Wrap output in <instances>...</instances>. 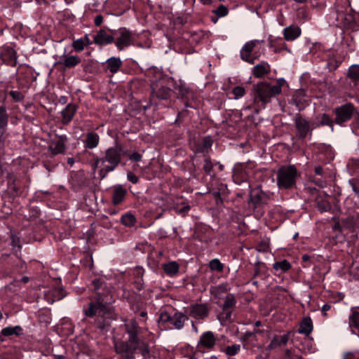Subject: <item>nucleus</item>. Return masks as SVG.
<instances>
[{"label":"nucleus","instance_id":"54","mask_svg":"<svg viewBox=\"0 0 359 359\" xmlns=\"http://www.w3.org/2000/svg\"><path fill=\"white\" fill-rule=\"evenodd\" d=\"M134 285L138 291H141L144 288V282L142 278L137 279L134 282Z\"/></svg>","mask_w":359,"mask_h":359},{"label":"nucleus","instance_id":"46","mask_svg":"<svg viewBox=\"0 0 359 359\" xmlns=\"http://www.w3.org/2000/svg\"><path fill=\"white\" fill-rule=\"evenodd\" d=\"M85 46L86 45L81 38L74 41L72 43V47L76 52H81Z\"/></svg>","mask_w":359,"mask_h":359},{"label":"nucleus","instance_id":"16","mask_svg":"<svg viewBox=\"0 0 359 359\" xmlns=\"http://www.w3.org/2000/svg\"><path fill=\"white\" fill-rule=\"evenodd\" d=\"M77 107L74 104H68L66 107L62 111V123L68 124L73 118Z\"/></svg>","mask_w":359,"mask_h":359},{"label":"nucleus","instance_id":"27","mask_svg":"<svg viewBox=\"0 0 359 359\" xmlns=\"http://www.w3.org/2000/svg\"><path fill=\"white\" fill-rule=\"evenodd\" d=\"M313 330V322L310 317H304L300 323L299 332L309 335Z\"/></svg>","mask_w":359,"mask_h":359},{"label":"nucleus","instance_id":"35","mask_svg":"<svg viewBox=\"0 0 359 359\" xmlns=\"http://www.w3.org/2000/svg\"><path fill=\"white\" fill-rule=\"evenodd\" d=\"M121 222L124 226L131 227L135 224L136 218L132 213L127 212L122 215Z\"/></svg>","mask_w":359,"mask_h":359},{"label":"nucleus","instance_id":"63","mask_svg":"<svg viewBox=\"0 0 359 359\" xmlns=\"http://www.w3.org/2000/svg\"><path fill=\"white\" fill-rule=\"evenodd\" d=\"M191 326H192V329H193V330H194L196 333H198V327L196 326V325L194 324V321H191Z\"/></svg>","mask_w":359,"mask_h":359},{"label":"nucleus","instance_id":"26","mask_svg":"<svg viewBox=\"0 0 359 359\" xmlns=\"http://www.w3.org/2000/svg\"><path fill=\"white\" fill-rule=\"evenodd\" d=\"M162 268L164 272L169 276H174L178 273L180 270V265L175 261H172L168 263L163 264Z\"/></svg>","mask_w":359,"mask_h":359},{"label":"nucleus","instance_id":"62","mask_svg":"<svg viewBox=\"0 0 359 359\" xmlns=\"http://www.w3.org/2000/svg\"><path fill=\"white\" fill-rule=\"evenodd\" d=\"M255 332H258V330H256V331H255V332H246L244 334V337H245V339H249L250 337H252V335H254V334H255Z\"/></svg>","mask_w":359,"mask_h":359},{"label":"nucleus","instance_id":"6","mask_svg":"<svg viewBox=\"0 0 359 359\" xmlns=\"http://www.w3.org/2000/svg\"><path fill=\"white\" fill-rule=\"evenodd\" d=\"M116 48L121 51L134 45L135 39L131 31L126 27L114 30V41Z\"/></svg>","mask_w":359,"mask_h":359},{"label":"nucleus","instance_id":"17","mask_svg":"<svg viewBox=\"0 0 359 359\" xmlns=\"http://www.w3.org/2000/svg\"><path fill=\"white\" fill-rule=\"evenodd\" d=\"M85 147L93 149L97 147L100 142V137L95 132H88L86 133V139L83 141Z\"/></svg>","mask_w":359,"mask_h":359},{"label":"nucleus","instance_id":"1","mask_svg":"<svg viewBox=\"0 0 359 359\" xmlns=\"http://www.w3.org/2000/svg\"><path fill=\"white\" fill-rule=\"evenodd\" d=\"M123 154L121 145L109 147L104 151V156L94 158L92 168L94 170L98 169L100 177L102 180L119 165Z\"/></svg>","mask_w":359,"mask_h":359},{"label":"nucleus","instance_id":"39","mask_svg":"<svg viewBox=\"0 0 359 359\" xmlns=\"http://www.w3.org/2000/svg\"><path fill=\"white\" fill-rule=\"evenodd\" d=\"M209 267L212 271L222 272L224 269V265L219 261V259L215 258L210 261Z\"/></svg>","mask_w":359,"mask_h":359},{"label":"nucleus","instance_id":"50","mask_svg":"<svg viewBox=\"0 0 359 359\" xmlns=\"http://www.w3.org/2000/svg\"><path fill=\"white\" fill-rule=\"evenodd\" d=\"M100 225L106 229H109L113 226V224L110 221H109L107 217H106V216H103L100 219Z\"/></svg>","mask_w":359,"mask_h":359},{"label":"nucleus","instance_id":"43","mask_svg":"<svg viewBox=\"0 0 359 359\" xmlns=\"http://www.w3.org/2000/svg\"><path fill=\"white\" fill-rule=\"evenodd\" d=\"M338 19H344V25L345 26H349L353 22L354 17L353 14L348 13V14H344V13H339L338 14Z\"/></svg>","mask_w":359,"mask_h":359},{"label":"nucleus","instance_id":"13","mask_svg":"<svg viewBox=\"0 0 359 359\" xmlns=\"http://www.w3.org/2000/svg\"><path fill=\"white\" fill-rule=\"evenodd\" d=\"M108 33L106 30L100 29L93 36V42L98 46H106L114 41V30Z\"/></svg>","mask_w":359,"mask_h":359},{"label":"nucleus","instance_id":"18","mask_svg":"<svg viewBox=\"0 0 359 359\" xmlns=\"http://www.w3.org/2000/svg\"><path fill=\"white\" fill-rule=\"evenodd\" d=\"M313 122V127H315V128L324 126H330L332 128H333V121L327 114H322L316 116Z\"/></svg>","mask_w":359,"mask_h":359},{"label":"nucleus","instance_id":"41","mask_svg":"<svg viewBox=\"0 0 359 359\" xmlns=\"http://www.w3.org/2000/svg\"><path fill=\"white\" fill-rule=\"evenodd\" d=\"M241 350V346L239 344H233L228 346L224 352L229 356L236 355Z\"/></svg>","mask_w":359,"mask_h":359},{"label":"nucleus","instance_id":"4","mask_svg":"<svg viewBox=\"0 0 359 359\" xmlns=\"http://www.w3.org/2000/svg\"><path fill=\"white\" fill-rule=\"evenodd\" d=\"M276 183L280 189H291L295 184L299 176L294 165H283L276 172Z\"/></svg>","mask_w":359,"mask_h":359},{"label":"nucleus","instance_id":"55","mask_svg":"<svg viewBox=\"0 0 359 359\" xmlns=\"http://www.w3.org/2000/svg\"><path fill=\"white\" fill-rule=\"evenodd\" d=\"M134 273H135V276L137 278V279H140V278H142L144 271L141 267H137L135 269Z\"/></svg>","mask_w":359,"mask_h":359},{"label":"nucleus","instance_id":"64","mask_svg":"<svg viewBox=\"0 0 359 359\" xmlns=\"http://www.w3.org/2000/svg\"><path fill=\"white\" fill-rule=\"evenodd\" d=\"M67 163L70 165H72L74 163V159L73 158H69L67 159Z\"/></svg>","mask_w":359,"mask_h":359},{"label":"nucleus","instance_id":"3","mask_svg":"<svg viewBox=\"0 0 359 359\" xmlns=\"http://www.w3.org/2000/svg\"><path fill=\"white\" fill-rule=\"evenodd\" d=\"M115 350L123 359H133L137 350L141 353L143 357H146L149 354V346L146 343H132L129 339L126 341L116 342Z\"/></svg>","mask_w":359,"mask_h":359},{"label":"nucleus","instance_id":"45","mask_svg":"<svg viewBox=\"0 0 359 359\" xmlns=\"http://www.w3.org/2000/svg\"><path fill=\"white\" fill-rule=\"evenodd\" d=\"M8 94L15 102H20L25 98V95L18 90H11Z\"/></svg>","mask_w":359,"mask_h":359},{"label":"nucleus","instance_id":"21","mask_svg":"<svg viewBox=\"0 0 359 359\" xmlns=\"http://www.w3.org/2000/svg\"><path fill=\"white\" fill-rule=\"evenodd\" d=\"M122 64L121 60L116 57H111L106 61L107 69L113 74L118 72Z\"/></svg>","mask_w":359,"mask_h":359},{"label":"nucleus","instance_id":"25","mask_svg":"<svg viewBox=\"0 0 359 359\" xmlns=\"http://www.w3.org/2000/svg\"><path fill=\"white\" fill-rule=\"evenodd\" d=\"M301 29L298 27L290 26L284 29V37L287 41H294L299 36Z\"/></svg>","mask_w":359,"mask_h":359},{"label":"nucleus","instance_id":"51","mask_svg":"<svg viewBox=\"0 0 359 359\" xmlns=\"http://www.w3.org/2000/svg\"><path fill=\"white\" fill-rule=\"evenodd\" d=\"M286 84V81L283 78H280L276 80V84L272 85L273 88H279L278 95L282 92V87Z\"/></svg>","mask_w":359,"mask_h":359},{"label":"nucleus","instance_id":"52","mask_svg":"<svg viewBox=\"0 0 359 359\" xmlns=\"http://www.w3.org/2000/svg\"><path fill=\"white\" fill-rule=\"evenodd\" d=\"M171 318H172V316H170L167 312H163L160 314L158 320L161 322H163V323H166V322L170 323Z\"/></svg>","mask_w":359,"mask_h":359},{"label":"nucleus","instance_id":"37","mask_svg":"<svg viewBox=\"0 0 359 359\" xmlns=\"http://www.w3.org/2000/svg\"><path fill=\"white\" fill-rule=\"evenodd\" d=\"M348 323L350 327H355L359 330V311L352 310L351 314L348 317Z\"/></svg>","mask_w":359,"mask_h":359},{"label":"nucleus","instance_id":"59","mask_svg":"<svg viewBox=\"0 0 359 359\" xmlns=\"http://www.w3.org/2000/svg\"><path fill=\"white\" fill-rule=\"evenodd\" d=\"M331 309V305L330 304H324L322 307V310H321V312H322V315L325 317L327 316V311H329L330 309Z\"/></svg>","mask_w":359,"mask_h":359},{"label":"nucleus","instance_id":"12","mask_svg":"<svg viewBox=\"0 0 359 359\" xmlns=\"http://www.w3.org/2000/svg\"><path fill=\"white\" fill-rule=\"evenodd\" d=\"M257 43L258 41L252 40L245 43L240 52L241 57L243 60L250 64H254L257 56L254 53L253 50Z\"/></svg>","mask_w":359,"mask_h":359},{"label":"nucleus","instance_id":"53","mask_svg":"<svg viewBox=\"0 0 359 359\" xmlns=\"http://www.w3.org/2000/svg\"><path fill=\"white\" fill-rule=\"evenodd\" d=\"M127 179L133 184H137L138 182V177L133 172H128L127 174Z\"/></svg>","mask_w":359,"mask_h":359},{"label":"nucleus","instance_id":"19","mask_svg":"<svg viewBox=\"0 0 359 359\" xmlns=\"http://www.w3.org/2000/svg\"><path fill=\"white\" fill-rule=\"evenodd\" d=\"M189 318L185 314L181 312H176L172 316L171 325L177 330H181L184 325V323L188 320Z\"/></svg>","mask_w":359,"mask_h":359},{"label":"nucleus","instance_id":"48","mask_svg":"<svg viewBox=\"0 0 359 359\" xmlns=\"http://www.w3.org/2000/svg\"><path fill=\"white\" fill-rule=\"evenodd\" d=\"M204 161L205 164L203 165V169L207 174H210L212 170L213 164L212 163L211 160L209 157H206Z\"/></svg>","mask_w":359,"mask_h":359},{"label":"nucleus","instance_id":"32","mask_svg":"<svg viewBox=\"0 0 359 359\" xmlns=\"http://www.w3.org/2000/svg\"><path fill=\"white\" fill-rule=\"evenodd\" d=\"M81 62V59L76 55H69L65 57L62 61V64L66 68H72Z\"/></svg>","mask_w":359,"mask_h":359},{"label":"nucleus","instance_id":"33","mask_svg":"<svg viewBox=\"0 0 359 359\" xmlns=\"http://www.w3.org/2000/svg\"><path fill=\"white\" fill-rule=\"evenodd\" d=\"M347 76L355 84L359 83V65H351L348 69Z\"/></svg>","mask_w":359,"mask_h":359},{"label":"nucleus","instance_id":"9","mask_svg":"<svg viewBox=\"0 0 359 359\" xmlns=\"http://www.w3.org/2000/svg\"><path fill=\"white\" fill-rule=\"evenodd\" d=\"M217 338L212 331L203 332L198 341L197 348L200 351L204 352L205 350H212L215 346Z\"/></svg>","mask_w":359,"mask_h":359},{"label":"nucleus","instance_id":"57","mask_svg":"<svg viewBox=\"0 0 359 359\" xmlns=\"http://www.w3.org/2000/svg\"><path fill=\"white\" fill-rule=\"evenodd\" d=\"M356 353H359V352H355V353L348 352V353H346L344 355V358L343 359H357L355 358V354Z\"/></svg>","mask_w":359,"mask_h":359},{"label":"nucleus","instance_id":"40","mask_svg":"<svg viewBox=\"0 0 359 359\" xmlns=\"http://www.w3.org/2000/svg\"><path fill=\"white\" fill-rule=\"evenodd\" d=\"M92 285L93 286V290L97 294V297H99L100 295L102 297L104 295L100 290L103 287L104 282L100 278H96L93 280Z\"/></svg>","mask_w":359,"mask_h":359},{"label":"nucleus","instance_id":"36","mask_svg":"<svg viewBox=\"0 0 359 359\" xmlns=\"http://www.w3.org/2000/svg\"><path fill=\"white\" fill-rule=\"evenodd\" d=\"M273 267L276 271H279L280 272H286L290 269L291 264L286 259H283L280 262H275L273 265Z\"/></svg>","mask_w":359,"mask_h":359},{"label":"nucleus","instance_id":"23","mask_svg":"<svg viewBox=\"0 0 359 359\" xmlns=\"http://www.w3.org/2000/svg\"><path fill=\"white\" fill-rule=\"evenodd\" d=\"M126 190L121 185L114 187L112 195V202L114 205H119L124 199Z\"/></svg>","mask_w":359,"mask_h":359},{"label":"nucleus","instance_id":"61","mask_svg":"<svg viewBox=\"0 0 359 359\" xmlns=\"http://www.w3.org/2000/svg\"><path fill=\"white\" fill-rule=\"evenodd\" d=\"M315 173L318 175H321L323 174V168L321 166H316L315 168Z\"/></svg>","mask_w":359,"mask_h":359},{"label":"nucleus","instance_id":"56","mask_svg":"<svg viewBox=\"0 0 359 359\" xmlns=\"http://www.w3.org/2000/svg\"><path fill=\"white\" fill-rule=\"evenodd\" d=\"M349 184L351 186L354 193L356 194H359V187L356 183V181L355 180H349Z\"/></svg>","mask_w":359,"mask_h":359},{"label":"nucleus","instance_id":"44","mask_svg":"<svg viewBox=\"0 0 359 359\" xmlns=\"http://www.w3.org/2000/svg\"><path fill=\"white\" fill-rule=\"evenodd\" d=\"M125 154L132 161L138 162L142 159V155L136 151H127Z\"/></svg>","mask_w":359,"mask_h":359},{"label":"nucleus","instance_id":"2","mask_svg":"<svg viewBox=\"0 0 359 359\" xmlns=\"http://www.w3.org/2000/svg\"><path fill=\"white\" fill-rule=\"evenodd\" d=\"M83 311L86 317L94 319L98 328L103 330L108 324L106 316L109 315V310L107 302L100 295L96 301L90 302L87 308H83Z\"/></svg>","mask_w":359,"mask_h":359},{"label":"nucleus","instance_id":"47","mask_svg":"<svg viewBox=\"0 0 359 359\" xmlns=\"http://www.w3.org/2000/svg\"><path fill=\"white\" fill-rule=\"evenodd\" d=\"M217 16L224 17L227 15L228 10L224 5H220L216 10L213 11Z\"/></svg>","mask_w":359,"mask_h":359},{"label":"nucleus","instance_id":"38","mask_svg":"<svg viewBox=\"0 0 359 359\" xmlns=\"http://www.w3.org/2000/svg\"><path fill=\"white\" fill-rule=\"evenodd\" d=\"M317 208L320 212H325L330 211L332 206L327 200L320 199L317 201Z\"/></svg>","mask_w":359,"mask_h":359},{"label":"nucleus","instance_id":"24","mask_svg":"<svg viewBox=\"0 0 359 359\" xmlns=\"http://www.w3.org/2000/svg\"><path fill=\"white\" fill-rule=\"evenodd\" d=\"M3 60L11 66H15L17 63V54L14 49L8 48L2 53Z\"/></svg>","mask_w":359,"mask_h":359},{"label":"nucleus","instance_id":"58","mask_svg":"<svg viewBox=\"0 0 359 359\" xmlns=\"http://www.w3.org/2000/svg\"><path fill=\"white\" fill-rule=\"evenodd\" d=\"M103 22V17L101 15H97L95 16L94 20V23L96 26H100Z\"/></svg>","mask_w":359,"mask_h":359},{"label":"nucleus","instance_id":"34","mask_svg":"<svg viewBox=\"0 0 359 359\" xmlns=\"http://www.w3.org/2000/svg\"><path fill=\"white\" fill-rule=\"evenodd\" d=\"M22 333V329L20 326L7 327L1 330V334L4 336L9 337L12 335H20Z\"/></svg>","mask_w":359,"mask_h":359},{"label":"nucleus","instance_id":"10","mask_svg":"<svg viewBox=\"0 0 359 359\" xmlns=\"http://www.w3.org/2000/svg\"><path fill=\"white\" fill-rule=\"evenodd\" d=\"M67 141L68 138L66 135H57L51 139L48 145V150L54 156L64 154L66 150V143Z\"/></svg>","mask_w":359,"mask_h":359},{"label":"nucleus","instance_id":"49","mask_svg":"<svg viewBox=\"0 0 359 359\" xmlns=\"http://www.w3.org/2000/svg\"><path fill=\"white\" fill-rule=\"evenodd\" d=\"M251 201L255 204H257L261 201L260 191L259 190H254L252 192Z\"/></svg>","mask_w":359,"mask_h":359},{"label":"nucleus","instance_id":"5","mask_svg":"<svg viewBox=\"0 0 359 359\" xmlns=\"http://www.w3.org/2000/svg\"><path fill=\"white\" fill-rule=\"evenodd\" d=\"M279 88H273L266 81H260L253 86L254 102H261L263 107L269 103L273 97L278 95Z\"/></svg>","mask_w":359,"mask_h":359},{"label":"nucleus","instance_id":"60","mask_svg":"<svg viewBox=\"0 0 359 359\" xmlns=\"http://www.w3.org/2000/svg\"><path fill=\"white\" fill-rule=\"evenodd\" d=\"M81 39L83 41V43L86 45V46L92 44V41L90 40L88 34H85L83 37L81 38Z\"/></svg>","mask_w":359,"mask_h":359},{"label":"nucleus","instance_id":"7","mask_svg":"<svg viewBox=\"0 0 359 359\" xmlns=\"http://www.w3.org/2000/svg\"><path fill=\"white\" fill-rule=\"evenodd\" d=\"M297 136L300 139L305 138L307 135H312V130L315 129L313 122L309 121L300 114H297L294 118Z\"/></svg>","mask_w":359,"mask_h":359},{"label":"nucleus","instance_id":"42","mask_svg":"<svg viewBox=\"0 0 359 359\" xmlns=\"http://www.w3.org/2000/svg\"><path fill=\"white\" fill-rule=\"evenodd\" d=\"M233 95V98L235 100H238L242 97H243L245 94V89L244 87L243 86H236L234 87L233 89H232V91H231Z\"/></svg>","mask_w":359,"mask_h":359},{"label":"nucleus","instance_id":"31","mask_svg":"<svg viewBox=\"0 0 359 359\" xmlns=\"http://www.w3.org/2000/svg\"><path fill=\"white\" fill-rule=\"evenodd\" d=\"M288 336L287 334H284L280 337H275L270 342L268 346V348L271 350L274 349L278 346L286 344L288 341Z\"/></svg>","mask_w":359,"mask_h":359},{"label":"nucleus","instance_id":"14","mask_svg":"<svg viewBox=\"0 0 359 359\" xmlns=\"http://www.w3.org/2000/svg\"><path fill=\"white\" fill-rule=\"evenodd\" d=\"M126 332L128 334L129 341L132 343L142 342L138 337L140 327L137 321L130 320L125 324Z\"/></svg>","mask_w":359,"mask_h":359},{"label":"nucleus","instance_id":"8","mask_svg":"<svg viewBox=\"0 0 359 359\" xmlns=\"http://www.w3.org/2000/svg\"><path fill=\"white\" fill-rule=\"evenodd\" d=\"M354 109L355 107L351 103H346L335 108V123L341 126L345 122L349 121L353 114Z\"/></svg>","mask_w":359,"mask_h":359},{"label":"nucleus","instance_id":"22","mask_svg":"<svg viewBox=\"0 0 359 359\" xmlns=\"http://www.w3.org/2000/svg\"><path fill=\"white\" fill-rule=\"evenodd\" d=\"M270 72V65L266 62H262L256 65L253 68V75L257 78H261Z\"/></svg>","mask_w":359,"mask_h":359},{"label":"nucleus","instance_id":"28","mask_svg":"<svg viewBox=\"0 0 359 359\" xmlns=\"http://www.w3.org/2000/svg\"><path fill=\"white\" fill-rule=\"evenodd\" d=\"M8 115L6 107L0 106V136L3 135L8 125Z\"/></svg>","mask_w":359,"mask_h":359},{"label":"nucleus","instance_id":"30","mask_svg":"<svg viewBox=\"0 0 359 359\" xmlns=\"http://www.w3.org/2000/svg\"><path fill=\"white\" fill-rule=\"evenodd\" d=\"M236 298L233 294H227L224 302L223 304V311L227 313L228 314H230V312L229 311L231 309L233 308L236 306Z\"/></svg>","mask_w":359,"mask_h":359},{"label":"nucleus","instance_id":"15","mask_svg":"<svg viewBox=\"0 0 359 359\" xmlns=\"http://www.w3.org/2000/svg\"><path fill=\"white\" fill-rule=\"evenodd\" d=\"M152 95L160 100L168 99L170 94V88L162 85L161 83H155L152 85Z\"/></svg>","mask_w":359,"mask_h":359},{"label":"nucleus","instance_id":"11","mask_svg":"<svg viewBox=\"0 0 359 359\" xmlns=\"http://www.w3.org/2000/svg\"><path fill=\"white\" fill-rule=\"evenodd\" d=\"M210 308L206 304H194L187 308L189 315L196 319L203 320L208 316Z\"/></svg>","mask_w":359,"mask_h":359},{"label":"nucleus","instance_id":"20","mask_svg":"<svg viewBox=\"0 0 359 359\" xmlns=\"http://www.w3.org/2000/svg\"><path fill=\"white\" fill-rule=\"evenodd\" d=\"M230 290L228 283H223L210 287V292L215 298L220 299L222 296Z\"/></svg>","mask_w":359,"mask_h":359},{"label":"nucleus","instance_id":"29","mask_svg":"<svg viewBox=\"0 0 359 359\" xmlns=\"http://www.w3.org/2000/svg\"><path fill=\"white\" fill-rule=\"evenodd\" d=\"M212 145V140L210 137L207 136L203 138V140L198 143V147L196 148V152L198 153H205L208 151V149Z\"/></svg>","mask_w":359,"mask_h":359}]
</instances>
